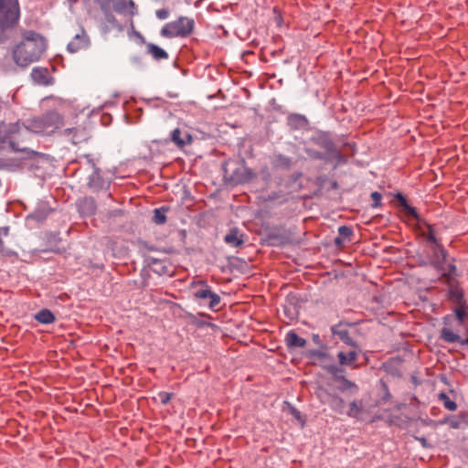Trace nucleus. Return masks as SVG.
I'll return each mask as SVG.
<instances>
[{
  "label": "nucleus",
  "mask_w": 468,
  "mask_h": 468,
  "mask_svg": "<svg viewBox=\"0 0 468 468\" xmlns=\"http://www.w3.org/2000/svg\"><path fill=\"white\" fill-rule=\"evenodd\" d=\"M47 48L43 37L34 31L23 34L22 40L13 49V59L16 65L26 68L40 59Z\"/></svg>",
  "instance_id": "f257e3e1"
},
{
  "label": "nucleus",
  "mask_w": 468,
  "mask_h": 468,
  "mask_svg": "<svg viewBox=\"0 0 468 468\" xmlns=\"http://www.w3.org/2000/svg\"><path fill=\"white\" fill-rule=\"evenodd\" d=\"M28 142V131L25 125L18 122L11 124H0V149H3L6 143L9 144L12 151L23 154L24 159H33L38 153L30 149Z\"/></svg>",
  "instance_id": "f03ea898"
},
{
  "label": "nucleus",
  "mask_w": 468,
  "mask_h": 468,
  "mask_svg": "<svg viewBox=\"0 0 468 468\" xmlns=\"http://www.w3.org/2000/svg\"><path fill=\"white\" fill-rule=\"evenodd\" d=\"M65 126L63 117L57 112L51 111L39 117L33 118L29 121L27 126L25 127L28 131V139L30 133L51 134Z\"/></svg>",
  "instance_id": "7ed1b4c3"
},
{
  "label": "nucleus",
  "mask_w": 468,
  "mask_h": 468,
  "mask_svg": "<svg viewBox=\"0 0 468 468\" xmlns=\"http://www.w3.org/2000/svg\"><path fill=\"white\" fill-rule=\"evenodd\" d=\"M19 16L18 0H0V43L6 39V30L17 23Z\"/></svg>",
  "instance_id": "20e7f679"
},
{
  "label": "nucleus",
  "mask_w": 468,
  "mask_h": 468,
  "mask_svg": "<svg viewBox=\"0 0 468 468\" xmlns=\"http://www.w3.org/2000/svg\"><path fill=\"white\" fill-rule=\"evenodd\" d=\"M190 287L194 289L193 298L198 302L199 305L207 306L211 310H215L220 303V296L212 291L207 281H193L190 283Z\"/></svg>",
  "instance_id": "39448f33"
},
{
  "label": "nucleus",
  "mask_w": 468,
  "mask_h": 468,
  "mask_svg": "<svg viewBox=\"0 0 468 468\" xmlns=\"http://www.w3.org/2000/svg\"><path fill=\"white\" fill-rule=\"evenodd\" d=\"M195 27L193 18L180 16L176 20L166 23L161 29V36L168 38L187 37Z\"/></svg>",
  "instance_id": "423d86ee"
},
{
  "label": "nucleus",
  "mask_w": 468,
  "mask_h": 468,
  "mask_svg": "<svg viewBox=\"0 0 468 468\" xmlns=\"http://www.w3.org/2000/svg\"><path fill=\"white\" fill-rule=\"evenodd\" d=\"M456 266L453 263L447 264V271L442 272L441 278L444 283L448 286L447 299L454 304L466 302L464 298L463 290L461 288L459 282L455 280Z\"/></svg>",
  "instance_id": "0eeeda50"
},
{
  "label": "nucleus",
  "mask_w": 468,
  "mask_h": 468,
  "mask_svg": "<svg viewBox=\"0 0 468 468\" xmlns=\"http://www.w3.org/2000/svg\"><path fill=\"white\" fill-rule=\"evenodd\" d=\"M222 170L224 180L232 186L242 184L249 180L247 168L234 161L224 162Z\"/></svg>",
  "instance_id": "6e6552de"
},
{
  "label": "nucleus",
  "mask_w": 468,
  "mask_h": 468,
  "mask_svg": "<svg viewBox=\"0 0 468 468\" xmlns=\"http://www.w3.org/2000/svg\"><path fill=\"white\" fill-rule=\"evenodd\" d=\"M59 133L70 141L73 144L85 142L89 138V133L85 126L76 121L73 124L65 125L61 128Z\"/></svg>",
  "instance_id": "1a4fd4ad"
},
{
  "label": "nucleus",
  "mask_w": 468,
  "mask_h": 468,
  "mask_svg": "<svg viewBox=\"0 0 468 468\" xmlns=\"http://www.w3.org/2000/svg\"><path fill=\"white\" fill-rule=\"evenodd\" d=\"M312 356L316 358L323 366V367L330 374L332 375L333 378L335 381H340L342 378H346L344 376V369L335 364H328L329 361H332L333 359L330 357V356L323 352L321 350H314L312 351Z\"/></svg>",
  "instance_id": "9d476101"
},
{
  "label": "nucleus",
  "mask_w": 468,
  "mask_h": 468,
  "mask_svg": "<svg viewBox=\"0 0 468 468\" xmlns=\"http://www.w3.org/2000/svg\"><path fill=\"white\" fill-rule=\"evenodd\" d=\"M430 250H431V266L440 271L441 274L444 271H447L446 259L448 256L447 250L441 245V243H437L430 246Z\"/></svg>",
  "instance_id": "9b49d317"
},
{
  "label": "nucleus",
  "mask_w": 468,
  "mask_h": 468,
  "mask_svg": "<svg viewBox=\"0 0 468 468\" xmlns=\"http://www.w3.org/2000/svg\"><path fill=\"white\" fill-rule=\"evenodd\" d=\"M359 347L355 346L348 350H341L337 353V358L341 367H356Z\"/></svg>",
  "instance_id": "f8f14e48"
},
{
  "label": "nucleus",
  "mask_w": 468,
  "mask_h": 468,
  "mask_svg": "<svg viewBox=\"0 0 468 468\" xmlns=\"http://www.w3.org/2000/svg\"><path fill=\"white\" fill-rule=\"evenodd\" d=\"M311 141L317 146L323 148L326 154L333 151L335 146L332 140L331 134L328 132L319 131L311 137Z\"/></svg>",
  "instance_id": "ddd939ff"
},
{
  "label": "nucleus",
  "mask_w": 468,
  "mask_h": 468,
  "mask_svg": "<svg viewBox=\"0 0 468 468\" xmlns=\"http://www.w3.org/2000/svg\"><path fill=\"white\" fill-rule=\"evenodd\" d=\"M318 397L324 404H328L330 408L337 412L342 413L345 406V401L339 396L330 395L325 390L320 389Z\"/></svg>",
  "instance_id": "4468645a"
},
{
  "label": "nucleus",
  "mask_w": 468,
  "mask_h": 468,
  "mask_svg": "<svg viewBox=\"0 0 468 468\" xmlns=\"http://www.w3.org/2000/svg\"><path fill=\"white\" fill-rule=\"evenodd\" d=\"M441 424H448L451 429H463L468 427V411H461L456 415H449L444 418Z\"/></svg>",
  "instance_id": "2eb2a0df"
},
{
  "label": "nucleus",
  "mask_w": 468,
  "mask_h": 468,
  "mask_svg": "<svg viewBox=\"0 0 468 468\" xmlns=\"http://www.w3.org/2000/svg\"><path fill=\"white\" fill-rule=\"evenodd\" d=\"M90 45L89 37L84 30L75 35L73 39L68 44L67 48L70 53H76L86 49Z\"/></svg>",
  "instance_id": "dca6fc26"
},
{
  "label": "nucleus",
  "mask_w": 468,
  "mask_h": 468,
  "mask_svg": "<svg viewBox=\"0 0 468 468\" xmlns=\"http://www.w3.org/2000/svg\"><path fill=\"white\" fill-rule=\"evenodd\" d=\"M88 186L93 191H99L109 186V182L102 177L100 168H95L89 176Z\"/></svg>",
  "instance_id": "f3484780"
},
{
  "label": "nucleus",
  "mask_w": 468,
  "mask_h": 468,
  "mask_svg": "<svg viewBox=\"0 0 468 468\" xmlns=\"http://www.w3.org/2000/svg\"><path fill=\"white\" fill-rule=\"evenodd\" d=\"M171 141L180 149L186 145L190 144L193 141L192 135L185 132L184 133L179 128H176L171 133Z\"/></svg>",
  "instance_id": "a211bd4d"
},
{
  "label": "nucleus",
  "mask_w": 468,
  "mask_h": 468,
  "mask_svg": "<svg viewBox=\"0 0 468 468\" xmlns=\"http://www.w3.org/2000/svg\"><path fill=\"white\" fill-rule=\"evenodd\" d=\"M331 331L334 335L338 336L347 346L351 347L358 346L350 336L348 330L342 327V324L332 326Z\"/></svg>",
  "instance_id": "6ab92c4d"
},
{
  "label": "nucleus",
  "mask_w": 468,
  "mask_h": 468,
  "mask_svg": "<svg viewBox=\"0 0 468 468\" xmlns=\"http://www.w3.org/2000/svg\"><path fill=\"white\" fill-rule=\"evenodd\" d=\"M224 241L233 247L238 248L241 246L244 242L243 234H241L237 228H232L229 229V233L224 237Z\"/></svg>",
  "instance_id": "aec40b11"
},
{
  "label": "nucleus",
  "mask_w": 468,
  "mask_h": 468,
  "mask_svg": "<svg viewBox=\"0 0 468 468\" xmlns=\"http://www.w3.org/2000/svg\"><path fill=\"white\" fill-rule=\"evenodd\" d=\"M285 343L289 349H292L305 346L306 340L299 336L295 331L290 330L285 335Z\"/></svg>",
  "instance_id": "412c9836"
},
{
  "label": "nucleus",
  "mask_w": 468,
  "mask_h": 468,
  "mask_svg": "<svg viewBox=\"0 0 468 468\" xmlns=\"http://www.w3.org/2000/svg\"><path fill=\"white\" fill-rule=\"evenodd\" d=\"M271 163L275 169H290L292 159L282 154H275L272 155Z\"/></svg>",
  "instance_id": "4be33fe9"
},
{
  "label": "nucleus",
  "mask_w": 468,
  "mask_h": 468,
  "mask_svg": "<svg viewBox=\"0 0 468 468\" xmlns=\"http://www.w3.org/2000/svg\"><path fill=\"white\" fill-rule=\"evenodd\" d=\"M31 77L35 82L41 85H48L49 83V73L46 68H35L32 69Z\"/></svg>",
  "instance_id": "5701e85b"
},
{
  "label": "nucleus",
  "mask_w": 468,
  "mask_h": 468,
  "mask_svg": "<svg viewBox=\"0 0 468 468\" xmlns=\"http://www.w3.org/2000/svg\"><path fill=\"white\" fill-rule=\"evenodd\" d=\"M288 124L292 129H302L308 124V120L304 115L299 113H292L287 118Z\"/></svg>",
  "instance_id": "b1692460"
},
{
  "label": "nucleus",
  "mask_w": 468,
  "mask_h": 468,
  "mask_svg": "<svg viewBox=\"0 0 468 468\" xmlns=\"http://www.w3.org/2000/svg\"><path fill=\"white\" fill-rule=\"evenodd\" d=\"M395 198L399 202L400 206L403 207V209L410 214L414 219L420 220V215L417 212V209L410 205H409L406 197L401 193H397L395 195Z\"/></svg>",
  "instance_id": "393cba45"
},
{
  "label": "nucleus",
  "mask_w": 468,
  "mask_h": 468,
  "mask_svg": "<svg viewBox=\"0 0 468 468\" xmlns=\"http://www.w3.org/2000/svg\"><path fill=\"white\" fill-rule=\"evenodd\" d=\"M35 319L43 324H49L55 322L56 317L48 309H42L35 314Z\"/></svg>",
  "instance_id": "a878e982"
},
{
  "label": "nucleus",
  "mask_w": 468,
  "mask_h": 468,
  "mask_svg": "<svg viewBox=\"0 0 468 468\" xmlns=\"http://www.w3.org/2000/svg\"><path fill=\"white\" fill-rule=\"evenodd\" d=\"M146 49L148 53H150L152 57L156 60L166 59L168 58V53L154 44H147Z\"/></svg>",
  "instance_id": "bb28decb"
},
{
  "label": "nucleus",
  "mask_w": 468,
  "mask_h": 468,
  "mask_svg": "<svg viewBox=\"0 0 468 468\" xmlns=\"http://www.w3.org/2000/svg\"><path fill=\"white\" fill-rule=\"evenodd\" d=\"M117 12H129L132 16L135 13V5L133 0H118L115 5Z\"/></svg>",
  "instance_id": "cd10ccee"
},
{
  "label": "nucleus",
  "mask_w": 468,
  "mask_h": 468,
  "mask_svg": "<svg viewBox=\"0 0 468 468\" xmlns=\"http://www.w3.org/2000/svg\"><path fill=\"white\" fill-rule=\"evenodd\" d=\"M468 308L467 302L455 304L453 309L454 315L460 324H462L466 317V310Z\"/></svg>",
  "instance_id": "c85d7f7f"
},
{
  "label": "nucleus",
  "mask_w": 468,
  "mask_h": 468,
  "mask_svg": "<svg viewBox=\"0 0 468 468\" xmlns=\"http://www.w3.org/2000/svg\"><path fill=\"white\" fill-rule=\"evenodd\" d=\"M438 399L443 404L446 410L453 411L457 409L456 402L452 400L445 392L439 393Z\"/></svg>",
  "instance_id": "c756f323"
},
{
  "label": "nucleus",
  "mask_w": 468,
  "mask_h": 468,
  "mask_svg": "<svg viewBox=\"0 0 468 468\" xmlns=\"http://www.w3.org/2000/svg\"><path fill=\"white\" fill-rule=\"evenodd\" d=\"M338 382H339V385L337 386V388L342 392L346 391V390H351L352 392L355 393L358 390L357 386L354 382L348 380L346 378H342Z\"/></svg>",
  "instance_id": "7c9ffc66"
},
{
  "label": "nucleus",
  "mask_w": 468,
  "mask_h": 468,
  "mask_svg": "<svg viewBox=\"0 0 468 468\" xmlns=\"http://www.w3.org/2000/svg\"><path fill=\"white\" fill-rule=\"evenodd\" d=\"M362 413V406L361 402H357L354 400L349 405V410L347 411V415L352 418L358 419Z\"/></svg>",
  "instance_id": "2f4dec72"
},
{
  "label": "nucleus",
  "mask_w": 468,
  "mask_h": 468,
  "mask_svg": "<svg viewBox=\"0 0 468 468\" xmlns=\"http://www.w3.org/2000/svg\"><path fill=\"white\" fill-rule=\"evenodd\" d=\"M166 211H167V209L165 207L155 208L154 211V221L156 224L165 223V221H166L165 212Z\"/></svg>",
  "instance_id": "473e14b6"
},
{
  "label": "nucleus",
  "mask_w": 468,
  "mask_h": 468,
  "mask_svg": "<svg viewBox=\"0 0 468 468\" xmlns=\"http://www.w3.org/2000/svg\"><path fill=\"white\" fill-rule=\"evenodd\" d=\"M326 159L335 160L338 164H344L346 161V157L336 149V146L333 148L332 152L326 154Z\"/></svg>",
  "instance_id": "72a5a7b5"
},
{
  "label": "nucleus",
  "mask_w": 468,
  "mask_h": 468,
  "mask_svg": "<svg viewBox=\"0 0 468 468\" xmlns=\"http://www.w3.org/2000/svg\"><path fill=\"white\" fill-rule=\"evenodd\" d=\"M427 231L423 233L428 242L431 243V245L440 243L439 239H437L433 227L431 224H427Z\"/></svg>",
  "instance_id": "f704fd0d"
},
{
  "label": "nucleus",
  "mask_w": 468,
  "mask_h": 468,
  "mask_svg": "<svg viewBox=\"0 0 468 468\" xmlns=\"http://www.w3.org/2000/svg\"><path fill=\"white\" fill-rule=\"evenodd\" d=\"M305 153L308 154L309 157L316 160H324L326 159V154H324L322 152L311 149V148H305Z\"/></svg>",
  "instance_id": "c9c22d12"
},
{
  "label": "nucleus",
  "mask_w": 468,
  "mask_h": 468,
  "mask_svg": "<svg viewBox=\"0 0 468 468\" xmlns=\"http://www.w3.org/2000/svg\"><path fill=\"white\" fill-rule=\"evenodd\" d=\"M173 395H174L173 393H169V392H165V391H160L157 394L162 405H167L170 402Z\"/></svg>",
  "instance_id": "e433bc0d"
},
{
  "label": "nucleus",
  "mask_w": 468,
  "mask_h": 468,
  "mask_svg": "<svg viewBox=\"0 0 468 468\" xmlns=\"http://www.w3.org/2000/svg\"><path fill=\"white\" fill-rule=\"evenodd\" d=\"M338 233L341 237L350 238L353 235V230L350 227L344 225L338 228Z\"/></svg>",
  "instance_id": "4c0bfd02"
},
{
  "label": "nucleus",
  "mask_w": 468,
  "mask_h": 468,
  "mask_svg": "<svg viewBox=\"0 0 468 468\" xmlns=\"http://www.w3.org/2000/svg\"><path fill=\"white\" fill-rule=\"evenodd\" d=\"M371 198L373 200V204H372L373 207H381L382 195L379 192H378V191L372 192Z\"/></svg>",
  "instance_id": "58836bf2"
},
{
  "label": "nucleus",
  "mask_w": 468,
  "mask_h": 468,
  "mask_svg": "<svg viewBox=\"0 0 468 468\" xmlns=\"http://www.w3.org/2000/svg\"><path fill=\"white\" fill-rule=\"evenodd\" d=\"M48 211L45 212L43 210L37 209L31 214V218H33L34 219H36L37 221H42L48 217Z\"/></svg>",
  "instance_id": "ea45409f"
},
{
  "label": "nucleus",
  "mask_w": 468,
  "mask_h": 468,
  "mask_svg": "<svg viewBox=\"0 0 468 468\" xmlns=\"http://www.w3.org/2000/svg\"><path fill=\"white\" fill-rule=\"evenodd\" d=\"M155 16L157 18L164 20L166 19L169 16V11L167 9L162 8L155 11Z\"/></svg>",
  "instance_id": "a19ab883"
},
{
  "label": "nucleus",
  "mask_w": 468,
  "mask_h": 468,
  "mask_svg": "<svg viewBox=\"0 0 468 468\" xmlns=\"http://www.w3.org/2000/svg\"><path fill=\"white\" fill-rule=\"evenodd\" d=\"M85 159L87 160V163L93 168V170L97 168L94 160L91 158L90 154H86Z\"/></svg>",
  "instance_id": "79ce46f5"
},
{
  "label": "nucleus",
  "mask_w": 468,
  "mask_h": 468,
  "mask_svg": "<svg viewBox=\"0 0 468 468\" xmlns=\"http://www.w3.org/2000/svg\"><path fill=\"white\" fill-rule=\"evenodd\" d=\"M85 202H89L90 207L95 209V205H94V201L92 198H90V199H85Z\"/></svg>",
  "instance_id": "37998d69"
},
{
  "label": "nucleus",
  "mask_w": 468,
  "mask_h": 468,
  "mask_svg": "<svg viewBox=\"0 0 468 468\" xmlns=\"http://www.w3.org/2000/svg\"><path fill=\"white\" fill-rule=\"evenodd\" d=\"M450 318H451V315H446V316L443 317V324L445 325L448 324V321L450 320Z\"/></svg>",
  "instance_id": "c03bdc74"
},
{
  "label": "nucleus",
  "mask_w": 468,
  "mask_h": 468,
  "mask_svg": "<svg viewBox=\"0 0 468 468\" xmlns=\"http://www.w3.org/2000/svg\"><path fill=\"white\" fill-rule=\"evenodd\" d=\"M341 242H342V240H341L340 237H337V238L335 239V244H340Z\"/></svg>",
  "instance_id": "a18cd8bd"
},
{
  "label": "nucleus",
  "mask_w": 468,
  "mask_h": 468,
  "mask_svg": "<svg viewBox=\"0 0 468 468\" xmlns=\"http://www.w3.org/2000/svg\"><path fill=\"white\" fill-rule=\"evenodd\" d=\"M417 439L422 443V445H425V443H426L425 438H417Z\"/></svg>",
  "instance_id": "49530a36"
},
{
  "label": "nucleus",
  "mask_w": 468,
  "mask_h": 468,
  "mask_svg": "<svg viewBox=\"0 0 468 468\" xmlns=\"http://www.w3.org/2000/svg\"><path fill=\"white\" fill-rule=\"evenodd\" d=\"M293 414H294V416H295V417H297V418H299V416H300V412H299V411H297V410H294Z\"/></svg>",
  "instance_id": "de8ad7c7"
},
{
  "label": "nucleus",
  "mask_w": 468,
  "mask_h": 468,
  "mask_svg": "<svg viewBox=\"0 0 468 468\" xmlns=\"http://www.w3.org/2000/svg\"><path fill=\"white\" fill-rule=\"evenodd\" d=\"M395 468H406V467H400V466H398V467H395Z\"/></svg>",
  "instance_id": "09e8293b"
}]
</instances>
